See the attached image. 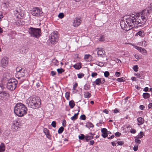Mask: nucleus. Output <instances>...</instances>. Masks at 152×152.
<instances>
[{
  "mask_svg": "<svg viewBox=\"0 0 152 152\" xmlns=\"http://www.w3.org/2000/svg\"><path fill=\"white\" fill-rule=\"evenodd\" d=\"M104 51L102 50H99L97 52V54L101 57L104 55Z\"/></svg>",
  "mask_w": 152,
  "mask_h": 152,
  "instance_id": "nucleus-25",
  "label": "nucleus"
},
{
  "mask_svg": "<svg viewBox=\"0 0 152 152\" xmlns=\"http://www.w3.org/2000/svg\"><path fill=\"white\" fill-rule=\"evenodd\" d=\"M65 70L62 68H59L57 69V71L59 74H61L62 73L64 72Z\"/></svg>",
  "mask_w": 152,
  "mask_h": 152,
  "instance_id": "nucleus-34",
  "label": "nucleus"
},
{
  "mask_svg": "<svg viewBox=\"0 0 152 152\" xmlns=\"http://www.w3.org/2000/svg\"><path fill=\"white\" fill-rule=\"evenodd\" d=\"M138 125H140L142 124L144 122V120L143 118L142 117H139L137 118Z\"/></svg>",
  "mask_w": 152,
  "mask_h": 152,
  "instance_id": "nucleus-17",
  "label": "nucleus"
},
{
  "mask_svg": "<svg viewBox=\"0 0 152 152\" xmlns=\"http://www.w3.org/2000/svg\"><path fill=\"white\" fill-rule=\"evenodd\" d=\"M130 132L132 133L135 134L136 132V131L134 129H133L131 130Z\"/></svg>",
  "mask_w": 152,
  "mask_h": 152,
  "instance_id": "nucleus-59",
  "label": "nucleus"
},
{
  "mask_svg": "<svg viewBox=\"0 0 152 152\" xmlns=\"http://www.w3.org/2000/svg\"><path fill=\"white\" fill-rule=\"evenodd\" d=\"M27 108L21 103L16 104L14 108L15 113L19 117H22L27 113Z\"/></svg>",
  "mask_w": 152,
  "mask_h": 152,
  "instance_id": "nucleus-3",
  "label": "nucleus"
},
{
  "mask_svg": "<svg viewBox=\"0 0 152 152\" xmlns=\"http://www.w3.org/2000/svg\"><path fill=\"white\" fill-rule=\"evenodd\" d=\"M152 8L151 7H149L147 10L145 9L143 10L142 12H140L139 16H138V19L140 21L142 20H145V22L147 20L148 15L151 12Z\"/></svg>",
  "mask_w": 152,
  "mask_h": 152,
  "instance_id": "nucleus-4",
  "label": "nucleus"
},
{
  "mask_svg": "<svg viewBox=\"0 0 152 152\" xmlns=\"http://www.w3.org/2000/svg\"><path fill=\"white\" fill-rule=\"evenodd\" d=\"M25 70L24 69L23 70H21V72H16L15 74V76L16 78L18 79H20V78L23 77L25 76Z\"/></svg>",
  "mask_w": 152,
  "mask_h": 152,
  "instance_id": "nucleus-11",
  "label": "nucleus"
},
{
  "mask_svg": "<svg viewBox=\"0 0 152 152\" xmlns=\"http://www.w3.org/2000/svg\"><path fill=\"white\" fill-rule=\"evenodd\" d=\"M101 79L102 78H97L93 83H95L96 85H100L101 84H102Z\"/></svg>",
  "mask_w": 152,
  "mask_h": 152,
  "instance_id": "nucleus-22",
  "label": "nucleus"
},
{
  "mask_svg": "<svg viewBox=\"0 0 152 152\" xmlns=\"http://www.w3.org/2000/svg\"><path fill=\"white\" fill-rule=\"evenodd\" d=\"M135 139V142L137 144H140L141 143V140H140L138 139V138H137V137H134Z\"/></svg>",
  "mask_w": 152,
  "mask_h": 152,
  "instance_id": "nucleus-46",
  "label": "nucleus"
},
{
  "mask_svg": "<svg viewBox=\"0 0 152 152\" xmlns=\"http://www.w3.org/2000/svg\"><path fill=\"white\" fill-rule=\"evenodd\" d=\"M101 132L102 133V136L104 138L107 137L108 133L107 132H110L107 131L106 128H102L101 129Z\"/></svg>",
  "mask_w": 152,
  "mask_h": 152,
  "instance_id": "nucleus-15",
  "label": "nucleus"
},
{
  "mask_svg": "<svg viewBox=\"0 0 152 152\" xmlns=\"http://www.w3.org/2000/svg\"><path fill=\"white\" fill-rule=\"evenodd\" d=\"M78 115V113H77L76 114H75L74 116L71 117V119L73 121L75 120H76L77 118Z\"/></svg>",
  "mask_w": 152,
  "mask_h": 152,
  "instance_id": "nucleus-31",
  "label": "nucleus"
},
{
  "mask_svg": "<svg viewBox=\"0 0 152 152\" xmlns=\"http://www.w3.org/2000/svg\"><path fill=\"white\" fill-rule=\"evenodd\" d=\"M26 103L29 107L35 109L38 108L41 106V99L37 96H30L26 100Z\"/></svg>",
  "mask_w": 152,
  "mask_h": 152,
  "instance_id": "nucleus-1",
  "label": "nucleus"
},
{
  "mask_svg": "<svg viewBox=\"0 0 152 152\" xmlns=\"http://www.w3.org/2000/svg\"><path fill=\"white\" fill-rule=\"evenodd\" d=\"M69 105L71 108H73L75 105L74 101L73 100L70 101L69 102Z\"/></svg>",
  "mask_w": 152,
  "mask_h": 152,
  "instance_id": "nucleus-24",
  "label": "nucleus"
},
{
  "mask_svg": "<svg viewBox=\"0 0 152 152\" xmlns=\"http://www.w3.org/2000/svg\"><path fill=\"white\" fill-rule=\"evenodd\" d=\"M92 56L90 55H86L84 56V59L87 61H90L92 60Z\"/></svg>",
  "mask_w": 152,
  "mask_h": 152,
  "instance_id": "nucleus-19",
  "label": "nucleus"
},
{
  "mask_svg": "<svg viewBox=\"0 0 152 152\" xmlns=\"http://www.w3.org/2000/svg\"><path fill=\"white\" fill-rule=\"evenodd\" d=\"M19 124L18 121H14L13 124L12 126V129H14L13 130L15 131L18 130V128H19Z\"/></svg>",
  "mask_w": 152,
  "mask_h": 152,
  "instance_id": "nucleus-14",
  "label": "nucleus"
},
{
  "mask_svg": "<svg viewBox=\"0 0 152 152\" xmlns=\"http://www.w3.org/2000/svg\"><path fill=\"white\" fill-rule=\"evenodd\" d=\"M3 4L4 6L6 8L10 7V4L8 1L4 3Z\"/></svg>",
  "mask_w": 152,
  "mask_h": 152,
  "instance_id": "nucleus-33",
  "label": "nucleus"
},
{
  "mask_svg": "<svg viewBox=\"0 0 152 152\" xmlns=\"http://www.w3.org/2000/svg\"><path fill=\"white\" fill-rule=\"evenodd\" d=\"M3 18V13L1 11H0V21L2 20V18Z\"/></svg>",
  "mask_w": 152,
  "mask_h": 152,
  "instance_id": "nucleus-57",
  "label": "nucleus"
},
{
  "mask_svg": "<svg viewBox=\"0 0 152 152\" xmlns=\"http://www.w3.org/2000/svg\"><path fill=\"white\" fill-rule=\"evenodd\" d=\"M43 132L46 135L47 137L50 140L51 138V136L49 132V130L47 128H45L43 129Z\"/></svg>",
  "mask_w": 152,
  "mask_h": 152,
  "instance_id": "nucleus-16",
  "label": "nucleus"
},
{
  "mask_svg": "<svg viewBox=\"0 0 152 152\" xmlns=\"http://www.w3.org/2000/svg\"><path fill=\"white\" fill-rule=\"evenodd\" d=\"M78 86V84L77 83H76L75 84L73 85V89L74 90H76V88Z\"/></svg>",
  "mask_w": 152,
  "mask_h": 152,
  "instance_id": "nucleus-54",
  "label": "nucleus"
},
{
  "mask_svg": "<svg viewBox=\"0 0 152 152\" xmlns=\"http://www.w3.org/2000/svg\"><path fill=\"white\" fill-rule=\"evenodd\" d=\"M81 20L80 18H75L73 23V24L75 27H77L79 26L81 24Z\"/></svg>",
  "mask_w": 152,
  "mask_h": 152,
  "instance_id": "nucleus-13",
  "label": "nucleus"
},
{
  "mask_svg": "<svg viewBox=\"0 0 152 152\" xmlns=\"http://www.w3.org/2000/svg\"><path fill=\"white\" fill-rule=\"evenodd\" d=\"M117 143L118 145H122L124 144V142L122 141H118Z\"/></svg>",
  "mask_w": 152,
  "mask_h": 152,
  "instance_id": "nucleus-51",
  "label": "nucleus"
},
{
  "mask_svg": "<svg viewBox=\"0 0 152 152\" xmlns=\"http://www.w3.org/2000/svg\"><path fill=\"white\" fill-rule=\"evenodd\" d=\"M124 80V77H122L118 78L117 80L119 82H123L125 81Z\"/></svg>",
  "mask_w": 152,
  "mask_h": 152,
  "instance_id": "nucleus-43",
  "label": "nucleus"
},
{
  "mask_svg": "<svg viewBox=\"0 0 152 152\" xmlns=\"http://www.w3.org/2000/svg\"><path fill=\"white\" fill-rule=\"evenodd\" d=\"M64 130V128L62 127H61L58 130V133L59 134H61L63 131Z\"/></svg>",
  "mask_w": 152,
  "mask_h": 152,
  "instance_id": "nucleus-36",
  "label": "nucleus"
},
{
  "mask_svg": "<svg viewBox=\"0 0 152 152\" xmlns=\"http://www.w3.org/2000/svg\"><path fill=\"white\" fill-rule=\"evenodd\" d=\"M150 94L148 93H143L142 96L144 99H148L150 97Z\"/></svg>",
  "mask_w": 152,
  "mask_h": 152,
  "instance_id": "nucleus-28",
  "label": "nucleus"
},
{
  "mask_svg": "<svg viewBox=\"0 0 152 152\" xmlns=\"http://www.w3.org/2000/svg\"><path fill=\"white\" fill-rule=\"evenodd\" d=\"M5 150V147L3 144L1 143L0 145V152H4Z\"/></svg>",
  "mask_w": 152,
  "mask_h": 152,
  "instance_id": "nucleus-29",
  "label": "nucleus"
},
{
  "mask_svg": "<svg viewBox=\"0 0 152 152\" xmlns=\"http://www.w3.org/2000/svg\"><path fill=\"white\" fill-rule=\"evenodd\" d=\"M40 83H42L41 82H38L36 83V86L37 87V88H39L40 86Z\"/></svg>",
  "mask_w": 152,
  "mask_h": 152,
  "instance_id": "nucleus-56",
  "label": "nucleus"
},
{
  "mask_svg": "<svg viewBox=\"0 0 152 152\" xmlns=\"http://www.w3.org/2000/svg\"><path fill=\"white\" fill-rule=\"evenodd\" d=\"M66 121L65 120H64L62 122V125L64 126L65 127L66 126Z\"/></svg>",
  "mask_w": 152,
  "mask_h": 152,
  "instance_id": "nucleus-61",
  "label": "nucleus"
},
{
  "mask_svg": "<svg viewBox=\"0 0 152 152\" xmlns=\"http://www.w3.org/2000/svg\"><path fill=\"white\" fill-rule=\"evenodd\" d=\"M85 75L82 73H80L79 74H77L78 77L79 78H83Z\"/></svg>",
  "mask_w": 152,
  "mask_h": 152,
  "instance_id": "nucleus-38",
  "label": "nucleus"
},
{
  "mask_svg": "<svg viewBox=\"0 0 152 152\" xmlns=\"http://www.w3.org/2000/svg\"><path fill=\"white\" fill-rule=\"evenodd\" d=\"M24 69H23L22 68L20 67H18L16 68V71L17 72H21V70H23Z\"/></svg>",
  "mask_w": 152,
  "mask_h": 152,
  "instance_id": "nucleus-41",
  "label": "nucleus"
},
{
  "mask_svg": "<svg viewBox=\"0 0 152 152\" xmlns=\"http://www.w3.org/2000/svg\"><path fill=\"white\" fill-rule=\"evenodd\" d=\"M90 85H87L86 84L84 85L83 87V89L86 90L90 89Z\"/></svg>",
  "mask_w": 152,
  "mask_h": 152,
  "instance_id": "nucleus-35",
  "label": "nucleus"
},
{
  "mask_svg": "<svg viewBox=\"0 0 152 152\" xmlns=\"http://www.w3.org/2000/svg\"><path fill=\"white\" fill-rule=\"evenodd\" d=\"M136 23H135V25L136 24L137 25V26H141L142 25L144 24L145 22V20H142L141 21L139 20L138 18H136Z\"/></svg>",
  "mask_w": 152,
  "mask_h": 152,
  "instance_id": "nucleus-12",
  "label": "nucleus"
},
{
  "mask_svg": "<svg viewBox=\"0 0 152 152\" xmlns=\"http://www.w3.org/2000/svg\"><path fill=\"white\" fill-rule=\"evenodd\" d=\"M10 97V95L7 92L4 91L0 94V99L7 100Z\"/></svg>",
  "mask_w": 152,
  "mask_h": 152,
  "instance_id": "nucleus-9",
  "label": "nucleus"
},
{
  "mask_svg": "<svg viewBox=\"0 0 152 152\" xmlns=\"http://www.w3.org/2000/svg\"><path fill=\"white\" fill-rule=\"evenodd\" d=\"M135 48L143 55L146 56L147 54V52L145 49L137 46L135 47Z\"/></svg>",
  "mask_w": 152,
  "mask_h": 152,
  "instance_id": "nucleus-10",
  "label": "nucleus"
},
{
  "mask_svg": "<svg viewBox=\"0 0 152 152\" xmlns=\"http://www.w3.org/2000/svg\"><path fill=\"white\" fill-rule=\"evenodd\" d=\"M64 17V13H60L58 15V17L61 19L63 18Z\"/></svg>",
  "mask_w": 152,
  "mask_h": 152,
  "instance_id": "nucleus-47",
  "label": "nucleus"
},
{
  "mask_svg": "<svg viewBox=\"0 0 152 152\" xmlns=\"http://www.w3.org/2000/svg\"><path fill=\"white\" fill-rule=\"evenodd\" d=\"M121 134L119 132H117L115 134V135L116 137H118L120 136Z\"/></svg>",
  "mask_w": 152,
  "mask_h": 152,
  "instance_id": "nucleus-58",
  "label": "nucleus"
},
{
  "mask_svg": "<svg viewBox=\"0 0 152 152\" xmlns=\"http://www.w3.org/2000/svg\"><path fill=\"white\" fill-rule=\"evenodd\" d=\"M138 67L137 65H135L133 67V69L136 72H137L138 71Z\"/></svg>",
  "mask_w": 152,
  "mask_h": 152,
  "instance_id": "nucleus-44",
  "label": "nucleus"
},
{
  "mask_svg": "<svg viewBox=\"0 0 152 152\" xmlns=\"http://www.w3.org/2000/svg\"><path fill=\"white\" fill-rule=\"evenodd\" d=\"M15 14H16V15H16L17 18H20V12H21V11L20 10H16L15 11Z\"/></svg>",
  "mask_w": 152,
  "mask_h": 152,
  "instance_id": "nucleus-26",
  "label": "nucleus"
},
{
  "mask_svg": "<svg viewBox=\"0 0 152 152\" xmlns=\"http://www.w3.org/2000/svg\"><path fill=\"white\" fill-rule=\"evenodd\" d=\"M70 93V92H67L65 93V97L67 100H69Z\"/></svg>",
  "mask_w": 152,
  "mask_h": 152,
  "instance_id": "nucleus-45",
  "label": "nucleus"
},
{
  "mask_svg": "<svg viewBox=\"0 0 152 152\" xmlns=\"http://www.w3.org/2000/svg\"><path fill=\"white\" fill-rule=\"evenodd\" d=\"M128 17L126 18V22H123V21L121 22L120 25L121 28H126L128 26L131 27V28L133 27H137L135 25L136 23V18L137 16H135L134 14L128 15Z\"/></svg>",
  "mask_w": 152,
  "mask_h": 152,
  "instance_id": "nucleus-2",
  "label": "nucleus"
},
{
  "mask_svg": "<svg viewBox=\"0 0 152 152\" xmlns=\"http://www.w3.org/2000/svg\"><path fill=\"white\" fill-rule=\"evenodd\" d=\"M42 10H40L38 7H35L31 12V14L33 15L36 16H39L42 15Z\"/></svg>",
  "mask_w": 152,
  "mask_h": 152,
  "instance_id": "nucleus-8",
  "label": "nucleus"
},
{
  "mask_svg": "<svg viewBox=\"0 0 152 152\" xmlns=\"http://www.w3.org/2000/svg\"><path fill=\"white\" fill-rule=\"evenodd\" d=\"M98 75L96 72H91V76L92 77L96 78Z\"/></svg>",
  "mask_w": 152,
  "mask_h": 152,
  "instance_id": "nucleus-39",
  "label": "nucleus"
},
{
  "mask_svg": "<svg viewBox=\"0 0 152 152\" xmlns=\"http://www.w3.org/2000/svg\"><path fill=\"white\" fill-rule=\"evenodd\" d=\"M1 63L4 66H6L8 63L7 58H3L1 60Z\"/></svg>",
  "mask_w": 152,
  "mask_h": 152,
  "instance_id": "nucleus-18",
  "label": "nucleus"
},
{
  "mask_svg": "<svg viewBox=\"0 0 152 152\" xmlns=\"http://www.w3.org/2000/svg\"><path fill=\"white\" fill-rule=\"evenodd\" d=\"M79 139L80 140H84L85 139V135L83 134H80L79 136Z\"/></svg>",
  "mask_w": 152,
  "mask_h": 152,
  "instance_id": "nucleus-32",
  "label": "nucleus"
},
{
  "mask_svg": "<svg viewBox=\"0 0 152 152\" xmlns=\"http://www.w3.org/2000/svg\"><path fill=\"white\" fill-rule=\"evenodd\" d=\"M18 83L17 80L12 78L8 80L7 83V87L9 90H14L17 87Z\"/></svg>",
  "mask_w": 152,
  "mask_h": 152,
  "instance_id": "nucleus-6",
  "label": "nucleus"
},
{
  "mask_svg": "<svg viewBox=\"0 0 152 152\" xmlns=\"http://www.w3.org/2000/svg\"><path fill=\"white\" fill-rule=\"evenodd\" d=\"M138 145L137 144H136L135 145L133 149L134 151H136L137 150L138 148Z\"/></svg>",
  "mask_w": 152,
  "mask_h": 152,
  "instance_id": "nucleus-50",
  "label": "nucleus"
},
{
  "mask_svg": "<svg viewBox=\"0 0 152 152\" xmlns=\"http://www.w3.org/2000/svg\"><path fill=\"white\" fill-rule=\"evenodd\" d=\"M49 39L52 44H53L55 42H57L58 40V33L57 31H54L49 36Z\"/></svg>",
  "mask_w": 152,
  "mask_h": 152,
  "instance_id": "nucleus-7",
  "label": "nucleus"
},
{
  "mask_svg": "<svg viewBox=\"0 0 152 152\" xmlns=\"http://www.w3.org/2000/svg\"><path fill=\"white\" fill-rule=\"evenodd\" d=\"M27 50L26 48H23L21 49V51L20 50V53H26L27 51Z\"/></svg>",
  "mask_w": 152,
  "mask_h": 152,
  "instance_id": "nucleus-40",
  "label": "nucleus"
},
{
  "mask_svg": "<svg viewBox=\"0 0 152 152\" xmlns=\"http://www.w3.org/2000/svg\"><path fill=\"white\" fill-rule=\"evenodd\" d=\"M4 87L2 85H0V94L4 90Z\"/></svg>",
  "mask_w": 152,
  "mask_h": 152,
  "instance_id": "nucleus-52",
  "label": "nucleus"
},
{
  "mask_svg": "<svg viewBox=\"0 0 152 152\" xmlns=\"http://www.w3.org/2000/svg\"><path fill=\"white\" fill-rule=\"evenodd\" d=\"M86 117L85 115L83 114L81 115L80 116V119H81L82 120H85L86 119Z\"/></svg>",
  "mask_w": 152,
  "mask_h": 152,
  "instance_id": "nucleus-48",
  "label": "nucleus"
},
{
  "mask_svg": "<svg viewBox=\"0 0 152 152\" xmlns=\"http://www.w3.org/2000/svg\"><path fill=\"white\" fill-rule=\"evenodd\" d=\"M99 40L100 41H103L105 40L104 37V35H101L99 38Z\"/></svg>",
  "mask_w": 152,
  "mask_h": 152,
  "instance_id": "nucleus-42",
  "label": "nucleus"
},
{
  "mask_svg": "<svg viewBox=\"0 0 152 152\" xmlns=\"http://www.w3.org/2000/svg\"><path fill=\"white\" fill-rule=\"evenodd\" d=\"M144 134L142 132H140V133L137 136H136L137 138L141 139L143 135Z\"/></svg>",
  "mask_w": 152,
  "mask_h": 152,
  "instance_id": "nucleus-37",
  "label": "nucleus"
},
{
  "mask_svg": "<svg viewBox=\"0 0 152 152\" xmlns=\"http://www.w3.org/2000/svg\"><path fill=\"white\" fill-rule=\"evenodd\" d=\"M94 137L93 136H89L87 135H85V141L88 142L89 140L93 139Z\"/></svg>",
  "mask_w": 152,
  "mask_h": 152,
  "instance_id": "nucleus-23",
  "label": "nucleus"
},
{
  "mask_svg": "<svg viewBox=\"0 0 152 152\" xmlns=\"http://www.w3.org/2000/svg\"><path fill=\"white\" fill-rule=\"evenodd\" d=\"M52 62H53V64H54V65H56L58 63V61L56 60H53Z\"/></svg>",
  "mask_w": 152,
  "mask_h": 152,
  "instance_id": "nucleus-55",
  "label": "nucleus"
},
{
  "mask_svg": "<svg viewBox=\"0 0 152 152\" xmlns=\"http://www.w3.org/2000/svg\"><path fill=\"white\" fill-rule=\"evenodd\" d=\"M51 125L53 127L55 128L56 126V121H52Z\"/></svg>",
  "mask_w": 152,
  "mask_h": 152,
  "instance_id": "nucleus-53",
  "label": "nucleus"
},
{
  "mask_svg": "<svg viewBox=\"0 0 152 152\" xmlns=\"http://www.w3.org/2000/svg\"><path fill=\"white\" fill-rule=\"evenodd\" d=\"M28 32L31 37L38 38L41 36L40 28L30 27L28 28Z\"/></svg>",
  "mask_w": 152,
  "mask_h": 152,
  "instance_id": "nucleus-5",
  "label": "nucleus"
},
{
  "mask_svg": "<svg viewBox=\"0 0 152 152\" xmlns=\"http://www.w3.org/2000/svg\"><path fill=\"white\" fill-rule=\"evenodd\" d=\"M86 126L87 128H89L90 127H93L94 126L91 123L88 122L86 123Z\"/></svg>",
  "mask_w": 152,
  "mask_h": 152,
  "instance_id": "nucleus-30",
  "label": "nucleus"
},
{
  "mask_svg": "<svg viewBox=\"0 0 152 152\" xmlns=\"http://www.w3.org/2000/svg\"><path fill=\"white\" fill-rule=\"evenodd\" d=\"M56 74V72L53 71H51V75L52 76H53Z\"/></svg>",
  "mask_w": 152,
  "mask_h": 152,
  "instance_id": "nucleus-63",
  "label": "nucleus"
},
{
  "mask_svg": "<svg viewBox=\"0 0 152 152\" xmlns=\"http://www.w3.org/2000/svg\"><path fill=\"white\" fill-rule=\"evenodd\" d=\"M140 109L141 110H143L145 108V106L142 105H141L139 107Z\"/></svg>",
  "mask_w": 152,
  "mask_h": 152,
  "instance_id": "nucleus-62",
  "label": "nucleus"
},
{
  "mask_svg": "<svg viewBox=\"0 0 152 152\" xmlns=\"http://www.w3.org/2000/svg\"><path fill=\"white\" fill-rule=\"evenodd\" d=\"M84 95L85 98H89L91 96V94L88 92H86L84 93Z\"/></svg>",
  "mask_w": 152,
  "mask_h": 152,
  "instance_id": "nucleus-27",
  "label": "nucleus"
},
{
  "mask_svg": "<svg viewBox=\"0 0 152 152\" xmlns=\"http://www.w3.org/2000/svg\"><path fill=\"white\" fill-rule=\"evenodd\" d=\"M81 65V63H79L73 65V67L76 69L79 70L82 67Z\"/></svg>",
  "mask_w": 152,
  "mask_h": 152,
  "instance_id": "nucleus-20",
  "label": "nucleus"
},
{
  "mask_svg": "<svg viewBox=\"0 0 152 152\" xmlns=\"http://www.w3.org/2000/svg\"><path fill=\"white\" fill-rule=\"evenodd\" d=\"M110 75L109 72L108 71H105L104 72V76L105 77H107Z\"/></svg>",
  "mask_w": 152,
  "mask_h": 152,
  "instance_id": "nucleus-49",
  "label": "nucleus"
},
{
  "mask_svg": "<svg viewBox=\"0 0 152 152\" xmlns=\"http://www.w3.org/2000/svg\"><path fill=\"white\" fill-rule=\"evenodd\" d=\"M145 35L144 31L142 30H141L137 32L135 36L139 35L141 37H143Z\"/></svg>",
  "mask_w": 152,
  "mask_h": 152,
  "instance_id": "nucleus-21",
  "label": "nucleus"
},
{
  "mask_svg": "<svg viewBox=\"0 0 152 152\" xmlns=\"http://www.w3.org/2000/svg\"><path fill=\"white\" fill-rule=\"evenodd\" d=\"M121 73L119 72H116L115 73V75L117 77H118L120 75Z\"/></svg>",
  "mask_w": 152,
  "mask_h": 152,
  "instance_id": "nucleus-60",
  "label": "nucleus"
},
{
  "mask_svg": "<svg viewBox=\"0 0 152 152\" xmlns=\"http://www.w3.org/2000/svg\"><path fill=\"white\" fill-rule=\"evenodd\" d=\"M94 143V141L93 140H91L89 142V144L91 145H93Z\"/></svg>",
  "mask_w": 152,
  "mask_h": 152,
  "instance_id": "nucleus-64",
  "label": "nucleus"
}]
</instances>
